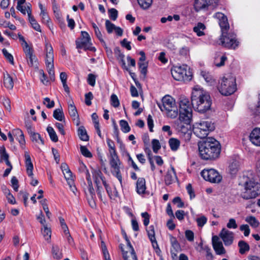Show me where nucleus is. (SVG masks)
<instances>
[{"instance_id": "obj_57", "label": "nucleus", "mask_w": 260, "mask_h": 260, "mask_svg": "<svg viewBox=\"0 0 260 260\" xmlns=\"http://www.w3.org/2000/svg\"><path fill=\"white\" fill-rule=\"evenodd\" d=\"M141 216L143 218V224L145 226H147L149 223L150 215L148 212H145L141 213Z\"/></svg>"}, {"instance_id": "obj_26", "label": "nucleus", "mask_w": 260, "mask_h": 260, "mask_svg": "<svg viewBox=\"0 0 260 260\" xmlns=\"http://www.w3.org/2000/svg\"><path fill=\"white\" fill-rule=\"evenodd\" d=\"M78 134L82 141H88L89 140V137L87 134L86 130L83 126H81L78 128Z\"/></svg>"}, {"instance_id": "obj_17", "label": "nucleus", "mask_w": 260, "mask_h": 260, "mask_svg": "<svg viewBox=\"0 0 260 260\" xmlns=\"http://www.w3.org/2000/svg\"><path fill=\"white\" fill-rule=\"evenodd\" d=\"M219 236L225 246L231 245L233 243L234 240V233L232 232L223 228L221 231Z\"/></svg>"}, {"instance_id": "obj_37", "label": "nucleus", "mask_w": 260, "mask_h": 260, "mask_svg": "<svg viewBox=\"0 0 260 260\" xmlns=\"http://www.w3.org/2000/svg\"><path fill=\"white\" fill-rule=\"evenodd\" d=\"M213 247L217 254L221 255L225 253V250L222 242L216 243L215 245L213 246Z\"/></svg>"}, {"instance_id": "obj_28", "label": "nucleus", "mask_w": 260, "mask_h": 260, "mask_svg": "<svg viewBox=\"0 0 260 260\" xmlns=\"http://www.w3.org/2000/svg\"><path fill=\"white\" fill-rule=\"evenodd\" d=\"M53 116L55 119L59 121L64 120L65 118L62 108L54 110L53 113Z\"/></svg>"}, {"instance_id": "obj_64", "label": "nucleus", "mask_w": 260, "mask_h": 260, "mask_svg": "<svg viewBox=\"0 0 260 260\" xmlns=\"http://www.w3.org/2000/svg\"><path fill=\"white\" fill-rule=\"evenodd\" d=\"M173 203L174 204H177L178 208H182L184 206V203L182 201L181 198L179 197H175L173 200Z\"/></svg>"}, {"instance_id": "obj_10", "label": "nucleus", "mask_w": 260, "mask_h": 260, "mask_svg": "<svg viewBox=\"0 0 260 260\" xmlns=\"http://www.w3.org/2000/svg\"><path fill=\"white\" fill-rule=\"evenodd\" d=\"M76 48L78 49H84L85 50L95 51V47L91 46L90 38L88 33L85 31H81V35L80 38L76 41Z\"/></svg>"}, {"instance_id": "obj_62", "label": "nucleus", "mask_w": 260, "mask_h": 260, "mask_svg": "<svg viewBox=\"0 0 260 260\" xmlns=\"http://www.w3.org/2000/svg\"><path fill=\"white\" fill-rule=\"evenodd\" d=\"M27 59L29 66L33 67L37 65V58L35 54L28 57Z\"/></svg>"}, {"instance_id": "obj_30", "label": "nucleus", "mask_w": 260, "mask_h": 260, "mask_svg": "<svg viewBox=\"0 0 260 260\" xmlns=\"http://www.w3.org/2000/svg\"><path fill=\"white\" fill-rule=\"evenodd\" d=\"M239 247V253L241 254H244L250 249L249 245L245 241L241 240L238 242Z\"/></svg>"}, {"instance_id": "obj_22", "label": "nucleus", "mask_w": 260, "mask_h": 260, "mask_svg": "<svg viewBox=\"0 0 260 260\" xmlns=\"http://www.w3.org/2000/svg\"><path fill=\"white\" fill-rule=\"evenodd\" d=\"M104 187L110 199L115 200L118 197V192L114 186H111L109 183H105Z\"/></svg>"}, {"instance_id": "obj_43", "label": "nucleus", "mask_w": 260, "mask_h": 260, "mask_svg": "<svg viewBox=\"0 0 260 260\" xmlns=\"http://www.w3.org/2000/svg\"><path fill=\"white\" fill-rule=\"evenodd\" d=\"M201 74L202 76L207 83H209L210 85H212L215 83V80L213 79L212 76L209 73L202 72Z\"/></svg>"}, {"instance_id": "obj_60", "label": "nucleus", "mask_w": 260, "mask_h": 260, "mask_svg": "<svg viewBox=\"0 0 260 260\" xmlns=\"http://www.w3.org/2000/svg\"><path fill=\"white\" fill-rule=\"evenodd\" d=\"M96 76L92 74H89L88 75L87 82L91 86H94L95 84Z\"/></svg>"}, {"instance_id": "obj_56", "label": "nucleus", "mask_w": 260, "mask_h": 260, "mask_svg": "<svg viewBox=\"0 0 260 260\" xmlns=\"http://www.w3.org/2000/svg\"><path fill=\"white\" fill-rule=\"evenodd\" d=\"M93 96L91 92H89L85 95V103L86 105L90 106L91 105V100L93 99Z\"/></svg>"}, {"instance_id": "obj_29", "label": "nucleus", "mask_w": 260, "mask_h": 260, "mask_svg": "<svg viewBox=\"0 0 260 260\" xmlns=\"http://www.w3.org/2000/svg\"><path fill=\"white\" fill-rule=\"evenodd\" d=\"M169 144L171 149L173 151H176L178 149L180 142L178 139L172 138L169 140Z\"/></svg>"}, {"instance_id": "obj_55", "label": "nucleus", "mask_w": 260, "mask_h": 260, "mask_svg": "<svg viewBox=\"0 0 260 260\" xmlns=\"http://www.w3.org/2000/svg\"><path fill=\"white\" fill-rule=\"evenodd\" d=\"M109 16L112 20H116L118 16V11L114 8H111L108 10Z\"/></svg>"}, {"instance_id": "obj_16", "label": "nucleus", "mask_w": 260, "mask_h": 260, "mask_svg": "<svg viewBox=\"0 0 260 260\" xmlns=\"http://www.w3.org/2000/svg\"><path fill=\"white\" fill-rule=\"evenodd\" d=\"M85 194L89 206L92 208H95L96 198L92 184H88L87 191L85 192Z\"/></svg>"}, {"instance_id": "obj_38", "label": "nucleus", "mask_w": 260, "mask_h": 260, "mask_svg": "<svg viewBox=\"0 0 260 260\" xmlns=\"http://www.w3.org/2000/svg\"><path fill=\"white\" fill-rule=\"evenodd\" d=\"M28 17L29 22L31 24V25L33 27V28L35 30H36V31L41 32V29L40 25L37 22V21L36 20L34 17L33 16H29Z\"/></svg>"}, {"instance_id": "obj_18", "label": "nucleus", "mask_w": 260, "mask_h": 260, "mask_svg": "<svg viewBox=\"0 0 260 260\" xmlns=\"http://www.w3.org/2000/svg\"><path fill=\"white\" fill-rule=\"evenodd\" d=\"M24 158L27 174L29 177H32L33 176L32 171L34 169V166L28 152H24Z\"/></svg>"}, {"instance_id": "obj_25", "label": "nucleus", "mask_w": 260, "mask_h": 260, "mask_svg": "<svg viewBox=\"0 0 260 260\" xmlns=\"http://www.w3.org/2000/svg\"><path fill=\"white\" fill-rule=\"evenodd\" d=\"M30 139L33 143H35L37 144L44 145V140L41 137L40 134L38 133H32L31 134L29 135Z\"/></svg>"}, {"instance_id": "obj_52", "label": "nucleus", "mask_w": 260, "mask_h": 260, "mask_svg": "<svg viewBox=\"0 0 260 260\" xmlns=\"http://www.w3.org/2000/svg\"><path fill=\"white\" fill-rule=\"evenodd\" d=\"M80 148L81 152L84 156L88 158L92 157V155L91 153L88 150L86 146H81Z\"/></svg>"}, {"instance_id": "obj_11", "label": "nucleus", "mask_w": 260, "mask_h": 260, "mask_svg": "<svg viewBox=\"0 0 260 260\" xmlns=\"http://www.w3.org/2000/svg\"><path fill=\"white\" fill-rule=\"evenodd\" d=\"M46 59L45 64L48 70V74L50 76L54 75V54L51 45L46 43L45 44Z\"/></svg>"}, {"instance_id": "obj_36", "label": "nucleus", "mask_w": 260, "mask_h": 260, "mask_svg": "<svg viewBox=\"0 0 260 260\" xmlns=\"http://www.w3.org/2000/svg\"><path fill=\"white\" fill-rule=\"evenodd\" d=\"M47 131L52 141L57 142L58 141L56 133L52 127L48 126L47 128Z\"/></svg>"}, {"instance_id": "obj_58", "label": "nucleus", "mask_w": 260, "mask_h": 260, "mask_svg": "<svg viewBox=\"0 0 260 260\" xmlns=\"http://www.w3.org/2000/svg\"><path fill=\"white\" fill-rule=\"evenodd\" d=\"M43 104L49 109L54 107L55 105L54 102L53 101H51L49 98H44Z\"/></svg>"}, {"instance_id": "obj_6", "label": "nucleus", "mask_w": 260, "mask_h": 260, "mask_svg": "<svg viewBox=\"0 0 260 260\" xmlns=\"http://www.w3.org/2000/svg\"><path fill=\"white\" fill-rule=\"evenodd\" d=\"M215 129L214 123L210 120L201 121L193 125L192 132L194 134L200 139L206 138L209 132Z\"/></svg>"}, {"instance_id": "obj_24", "label": "nucleus", "mask_w": 260, "mask_h": 260, "mask_svg": "<svg viewBox=\"0 0 260 260\" xmlns=\"http://www.w3.org/2000/svg\"><path fill=\"white\" fill-rule=\"evenodd\" d=\"M4 85L8 89H12L14 86V82L12 77L9 74H4Z\"/></svg>"}, {"instance_id": "obj_50", "label": "nucleus", "mask_w": 260, "mask_h": 260, "mask_svg": "<svg viewBox=\"0 0 260 260\" xmlns=\"http://www.w3.org/2000/svg\"><path fill=\"white\" fill-rule=\"evenodd\" d=\"M107 143L108 146V147L109 148V153H114L116 152V149H115V144L113 141L110 139L109 138L107 139Z\"/></svg>"}, {"instance_id": "obj_2", "label": "nucleus", "mask_w": 260, "mask_h": 260, "mask_svg": "<svg viewBox=\"0 0 260 260\" xmlns=\"http://www.w3.org/2000/svg\"><path fill=\"white\" fill-rule=\"evenodd\" d=\"M191 101L192 107L201 113L209 110L212 104L209 93L198 86H195L192 90Z\"/></svg>"}, {"instance_id": "obj_32", "label": "nucleus", "mask_w": 260, "mask_h": 260, "mask_svg": "<svg viewBox=\"0 0 260 260\" xmlns=\"http://www.w3.org/2000/svg\"><path fill=\"white\" fill-rule=\"evenodd\" d=\"M206 27L205 25L199 22L196 26L193 27V31L197 34V36L200 37L204 35V30Z\"/></svg>"}, {"instance_id": "obj_41", "label": "nucleus", "mask_w": 260, "mask_h": 260, "mask_svg": "<svg viewBox=\"0 0 260 260\" xmlns=\"http://www.w3.org/2000/svg\"><path fill=\"white\" fill-rule=\"evenodd\" d=\"M148 238L151 242H155V236L154 226L151 225L146 230Z\"/></svg>"}, {"instance_id": "obj_59", "label": "nucleus", "mask_w": 260, "mask_h": 260, "mask_svg": "<svg viewBox=\"0 0 260 260\" xmlns=\"http://www.w3.org/2000/svg\"><path fill=\"white\" fill-rule=\"evenodd\" d=\"M185 236L188 241L192 242L194 240V233L189 230H186L185 232Z\"/></svg>"}, {"instance_id": "obj_42", "label": "nucleus", "mask_w": 260, "mask_h": 260, "mask_svg": "<svg viewBox=\"0 0 260 260\" xmlns=\"http://www.w3.org/2000/svg\"><path fill=\"white\" fill-rule=\"evenodd\" d=\"M139 6L143 9L149 8L152 3V0H137Z\"/></svg>"}, {"instance_id": "obj_23", "label": "nucleus", "mask_w": 260, "mask_h": 260, "mask_svg": "<svg viewBox=\"0 0 260 260\" xmlns=\"http://www.w3.org/2000/svg\"><path fill=\"white\" fill-rule=\"evenodd\" d=\"M69 113L73 121H76V125H79L80 120L76 107L74 104H70L68 107Z\"/></svg>"}, {"instance_id": "obj_48", "label": "nucleus", "mask_w": 260, "mask_h": 260, "mask_svg": "<svg viewBox=\"0 0 260 260\" xmlns=\"http://www.w3.org/2000/svg\"><path fill=\"white\" fill-rule=\"evenodd\" d=\"M94 30L96 37L99 39L100 42L102 43L103 45L105 47V49H106V51L108 52V48L106 46V44L104 40H103L102 34L101 31L100 30L99 28H97V29H96Z\"/></svg>"}, {"instance_id": "obj_13", "label": "nucleus", "mask_w": 260, "mask_h": 260, "mask_svg": "<svg viewBox=\"0 0 260 260\" xmlns=\"http://www.w3.org/2000/svg\"><path fill=\"white\" fill-rule=\"evenodd\" d=\"M217 0H195L194 9L196 12L207 10L216 7Z\"/></svg>"}, {"instance_id": "obj_12", "label": "nucleus", "mask_w": 260, "mask_h": 260, "mask_svg": "<svg viewBox=\"0 0 260 260\" xmlns=\"http://www.w3.org/2000/svg\"><path fill=\"white\" fill-rule=\"evenodd\" d=\"M201 176L206 181L212 183H219L222 180V176L215 169H204L201 173Z\"/></svg>"}, {"instance_id": "obj_35", "label": "nucleus", "mask_w": 260, "mask_h": 260, "mask_svg": "<svg viewBox=\"0 0 260 260\" xmlns=\"http://www.w3.org/2000/svg\"><path fill=\"white\" fill-rule=\"evenodd\" d=\"M42 233L45 239L48 242H50L51 236V229L48 228L46 225H44V228L42 229Z\"/></svg>"}, {"instance_id": "obj_54", "label": "nucleus", "mask_w": 260, "mask_h": 260, "mask_svg": "<svg viewBox=\"0 0 260 260\" xmlns=\"http://www.w3.org/2000/svg\"><path fill=\"white\" fill-rule=\"evenodd\" d=\"M152 145L153 151L154 153H157L158 151L160 149L161 146L160 143L158 140L153 139L152 141Z\"/></svg>"}, {"instance_id": "obj_15", "label": "nucleus", "mask_w": 260, "mask_h": 260, "mask_svg": "<svg viewBox=\"0 0 260 260\" xmlns=\"http://www.w3.org/2000/svg\"><path fill=\"white\" fill-rule=\"evenodd\" d=\"M214 17L218 20V23L222 33L228 32L230 25L227 17L221 12H217L214 15Z\"/></svg>"}, {"instance_id": "obj_4", "label": "nucleus", "mask_w": 260, "mask_h": 260, "mask_svg": "<svg viewBox=\"0 0 260 260\" xmlns=\"http://www.w3.org/2000/svg\"><path fill=\"white\" fill-rule=\"evenodd\" d=\"M239 184L244 187L245 191L242 192L241 197L245 200H249L255 198L257 196V193L254 190H252L256 185V182L253 178L243 175L239 178Z\"/></svg>"}, {"instance_id": "obj_21", "label": "nucleus", "mask_w": 260, "mask_h": 260, "mask_svg": "<svg viewBox=\"0 0 260 260\" xmlns=\"http://www.w3.org/2000/svg\"><path fill=\"white\" fill-rule=\"evenodd\" d=\"M177 179L175 170L172 167L171 170L168 171L166 175L165 176L164 180L165 184L166 185H170L174 182L175 179Z\"/></svg>"}, {"instance_id": "obj_8", "label": "nucleus", "mask_w": 260, "mask_h": 260, "mask_svg": "<svg viewBox=\"0 0 260 260\" xmlns=\"http://www.w3.org/2000/svg\"><path fill=\"white\" fill-rule=\"evenodd\" d=\"M220 44L228 49H235L239 45L236 34L226 32L222 33L220 38Z\"/></svg>"}, {"instance_id": "obj_20", "label": "nucleus", "mask_w": 260, "mask_h": 260, "mask_svg": "<svg viewBox=\"0 0 260 260\" xmlns=\"http://www.w3.org/2000/svg\"><path fill=\"white\" fill-rule=\"evenodd\" d=\"M136 192L139 195L144 194L146 192V180L144 178L140 177L138 178L136 182Z\"/></svg>"}, {"instance_id": "obj_40", "label": "nucleus", "mask_w": 260, "mask_h": 260, "mask_svg": "<svg viewBox=\"0 0 260 260\" xmlns=\"http://www.w3.org/2000/svg\"><path fill=\"white\" fill-rule=\"evenodd\" d=\"M119 125L121 127V130L123 133H127L131 131V127L126 120H120L119 121Z\"/></svg>"}, {"instance_id": "obj_63", "label": "nucleus", "mask_w": 260, "mask_h": 260, "mask_svg": "<svg viewBox=\"0 0 260 260\" xmlns=\"http://www.w3.org/2000/svg\"><path fill=\"white\" fill-rule=\"evenodd\" d=\"M226 226L229 229H235L238 227L236 220L234 218H230L226 224Z\"/></svg>"}, {"instance_id": "obj_53", "label": "nucleus", "mask_w": 260, "mask_h": 260, "mask_svg": "<svg viewBox=\"0 0 260 260\" xmlns=\"http://www.w3.org/2000/svg\"><path fill=\"white\" fill-rule=\"evenodd\" d=\"M105 25L107 32L111 34L113 32V30L116 28V26L111 22L109 20H107L105 22Z\"/></svg>"}, {"instance_id": "obj_1", "label": "nucleus", "mask_w": 260, "mask_h": 260, "mask_svg": "<svg viewBox=\"0 0 260 260\" xmlns=\"http://www.w3.org/2000/svg\"><path fill=\"white\" fill-rule=\"evenodd\" d=\"M200 157L206 160H215L221 152L220 143L213 138H208L198 145Z\"/></svg>"}, {"instance_id": "obj_46", "label": "nucleus", "mask_w": 260, "mask_h": 260, "mask_svg": "<svg viewBox=\"0 0 260 260\" xmlns=\"http://www.w3.org/2000/svg\"><path fill=\"white\" fill-rule=\"evenodd\" d=\"M2 52H3V54L4 56L6 58V59L11 64H14V58H13V55L11 54H10V53H9L8 52L7 50L6 49H5V48H4L2 50Z\"/></svg>"}, {"instance_id": "obj_45", "label": "nucleus", "mask_w": 260, "mask_h": 260, "mask_svg": "<svg viewBox=\"0 0 260 260\" xmlns=\"http://www.w3.org/2000/svg\"><path fill=\"white\" fill-rule=\"evenodd\" d=\"M138 66L140 73L143 75L144 77H145L147 73L148 63L147 62H139Z\"/></svg>"}, {"instance_id": "obj_9", "label": "nucleus", "mask_w": 260, "mask_h": 260, "mask_svg": "<svg viewBox=\"0 0 260 260\" xmlns=\"http://www.w3.org/2000/svg\"><path fill=\"white\" fill-rule=\"evenodd\" d=\"M189 100L185 96H181L179 101V119H183L184 117L192 118V107Z\"/></svg>"}, {"instance_id": "obj_51", "label": "nucleus", "mask_w": 260, "mask_h": 260, "mask_svg": "<svg viewBox=\"0 0 260 260\" xmlns=\"http://www.w3.org/2000/svg\"><path fill=\"white\" fill-rule=\"evenodd\" d=\"M110 101H111V105L115 108L118 107L120 105V103H119V100L118 99V97L115 94H112L111 95Z\"/></svg>"}, {"instance_id": "obj_19", "label": "nucleus", "mask_w": 260, "mask_h": 260, "mask_svg": "<svg viewBox=\"0 0 260 260\" xmlns=\"http://www.w3.org/2000/svg\"><path fill=\"white\" fill-rule=\"evenodd\" d=\"M249 139L254 145L260 146V128L253 129L250 134Z\"/></svg>"}, {"instance_id": "obj_47", "label": "nucleus", "mask_w": 260, "mask_h": 260, "mask_svg": "<svg viewBox=\"0 0 260 260\" xmlns=\"http://www.w3.org/2000/svg\"><path fill=\"white\" fill-rule=\"evenodd\" d=\"M9 158V154L7 153L6 148L2 146L0 149V162H3Z\"/></svg>"}, {"instance_id": "obj_14", "label": "nucleus", "mask_w": 260, "mask_h": 260, "mask_svg": "<svg viewBox=\"0 0 260 260\" xmlns=\"http://www.w3.org/2000/svg\"><path fill=\"white\" fill-rule=\"evenodd\" d=\"M186 118L187 117H184L183 119L179 118V121L176 123V129L178 132L190 136L192 118H189L188 120Z\"/></svg>"}, {"instance_id": "obj_27", "label": "nucleus", "mask_w": 260, "mask_h": 260, "mask_svg": "<svg viewBox=\"0 0 260 260\" xmlns=\"http://www.w3.org/2000/svg\"><path fill=\"white\" fill-rule=\"evenodd\" d=\"M110 165L111 167H115L120 165L121 162L117 155V152L114 153H110Z\"/></svg>"}, {"instance_id": "obj_5", "label": "nucleus", "mask_w": 260, "mask_h": 260, "mask_svg": "<svg viewBox=\"0 0 260 260\" xmlns=\"http://www.w3.org/2000/svg\"><path fill=\"white\" fill-rule=\"evenodd\" d=\"M219 84L218 89L221 94L225 96L232 94L237 89L236 78L231 75L222 77Z\"/></svg>"}, {"instance_id": "obj_61", "label": "nucleus", "mask_w": 260, "mask_h": 260, "mask_svg": "<svg viewBox=\"0 0 260 260\" xmlns=\"http://www.w3.org/2000/svg\"><path fill=\"white\" fill-rule=\"evenodd\" d=\"M27 59L29 66L33 67L37 65V58L35 54L28 57Z\"/></svg>"}, {"instance_id": "obj_34", "label": "nucleus", "mask_w": 260, "mask_h": 260, "mask_svg": "<svg viewBox=\"0 0 260 260\" xmlns=\"http://www.w3.org/2000/svg\"><path fill=\"white\" fill-rule=\"evenodd\" d=\"M92 177L95 184H100V179L103 175L100 169H92Z\"/></svg>"}, {"instance_id": "obj_7", "label": "nucleus", "mask_w": 260, "mask_h": 260, "mask_svg": "<svg viewBox=\"0 0 260 260\" xmlns=\"http://www.w3.org/2000/svg\"><path fill=\"white\" fill-rule=\"evenodd\" d=\"M171 74L173 78L177 81H189L192 78L189 68L184 64L174 66L171 69Z\"/></svg>"}, {"instance_id": "obj_31", "label": "nucleus", "mask_w": 260, "mask_h": 260, "mask_svg": "<svg viewBox=\"0 0 260 260\" xmlns=\"http://www.w3.org/2000/svg\"><path fill=\"white\" fill-rule=\"evenodd\" d=\"M51 251L54 258L59 259L62 258V254L58 246L53 245Z\"/></svg>"}, {"instance_id": "obj_39", "label": "nucleus", "mask_w": 260, "mask_h": 260, "mask_svg": "<svg viewBox=\"0 0 260 260\" xmlns=\"http://www.w3.org/2000/svg\"><path fill=\"white\" fill-rule=\"evenodd\" d=\"M246 221L253 228H257L259 225V222L256 218L253 216H248L246 218Z\"/></svg>"}, {"instance_id": "obj_49", "label": "nucleus", "mask_w": 260, "mask_h": 260, "mask_svg": "<svg viewBox=\"0 0 260 260\" xmlns=\"http://www.w3.org/2000/svg\"><path fill=\"white\" fill-rule=\"evenodd\" d=\"M41 204L43 207V208L46 213V216L48 218H50L51 216V213L49 211L48 205L47 204V200L46 199L41 201Z\"/></svg>"}, {"instance_id": "obj_44", "label": "nucleus", "mask_w": 260, "mask_h": 260, "mask_svg": "<svg viewBox=\"0 0 260 260\" xmlns=\"http://www.w3.org/2000/svg\"><path fill=\"white\" fill-rule=\"evenodd\" d=\"M96 193L98 197L101 201H103L104 200L106 199L104 191L103 189V187L100 185V184H96Z\"/></svg>"}, {"instance_id": "obj_33", "label": "nucleus", "mask_w": 260, "mask_h": 260, "mask_svg": "<svg viewBox=\"0 0 260 260\" xmlns=\"http://www.w3.org/2000/svg\"><path fill=\"white\" fill-rule=\"evenodd\" d=\"M111 168L113 169V171H112V174L118 179L120 184L122 185V177L120 171V165Z\"/></svg>"}, {"instance_id": "obj_3", "label": "nucleus", "mask_w": 260, "mask_h": 260, "mask_svg": "<svg viewBox=\"0 0 260 260\" xmlns=\"http://www.w3.org/2000/svg\"><path fill=\"white\" fill-rule=\"evenodd\" d=\"M158 107L162 112H166L167 116L175 118L178 115V110L175 101L170 95H165L161 100V103H157Z\"/></svg>"}]
</instances>
